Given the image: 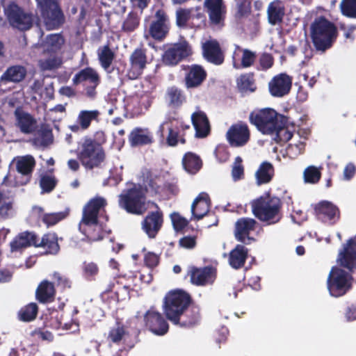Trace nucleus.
Returning a JSON list of instances; mask_svg holds the SVG:
<instances>
[{
  "mask_svg": "<svg viewBox=\"0 0 356 356\" xmlns=\"http://www.w3.org/2000/svg\"><path fill=\"white\" fill-rule=\"evenodd\" d=\"M183 165L184 169L189 173H196L201 168V161L195 154L186 153L183 158Z\"/></svg>",
  "mask_w": 356,
  "mask_h": 356,
  "instance_id": "79ce46f5",
  "label": "nucleus"
},
{
  "mask_svg": "<svg viewBox=\"0 0 356 356\" xmlns=\"http://www.w3.org/2000/svg\"><path fill=\"white\" fill-rule=\"evenodd\" d=\"M204 57L209 62L219 65L223 62V55L218 42L216 40L209 39L202 43Z\"/></svg>",
  "mask_w": 356,
  "mask_h": 356,
  "instance_id": "aec40b11",
  "label": "nucleus"
},
{
  "mask_svg": "<svg viewBox=\"0 0 356 356\" xmlns=\"http://www.w3.org/2000/svg\"><path fill=\"white\" fill-rule=\"evenodd\" d=\"M273 64V57L269 54H263L260 58V65L264 70L269 69Z\"/></svg>",
  "mask_w": 356,
  "mask_h": 356,
  "instance_id": "774afa93",
  "label": "nucleus"
},
{
  "mask_svg": "<svg viewBox=\"0 0 356 356\" xmlns=\"http://www.w3.org/2000/svg\"><path fill=\"white\" fill-rule=\"evenodd\" d=\"M285 13V8L280 0H275L269 3L267 8L268 20L272 25L282 22Z\"/></svg>",
  "mask_w": 356,
  "mask_h": 356,
  "instance_id": "2f4dec72",
  "label": "nucleus"
},
{
  "mask_svg": "<svg viewBox=\"0 0 356 356\" xmlns=\"http://www.w3.org/2000/svg\"><path fill=\"white\" fill-rule=\"evenodd\" d=\"M12 164L16 170L24 176V180L20 184H25L29 181L31 173L35 165V161L31 155L19 156L13 159Z\"/></svg>",
  "mask_w": 356,
  "mask_h": 356,
  "instance_id": "dca6fc26",
  "label": "nucleus"
},
{
  "mask_svg": "<svg viewBox=\"0 0 356 356\" xmlns=\"http://www.w3.org/2000/svg\"><path fill=\"white\" fill-rule=\"evenodd\" d=\"M173 47L169 48L163 56V62L168 65H173L177 64L179 61V57L177 56L175 52Z\"/></svg>",
  "mask_w": 356,
  "mask_h": 356,
  "instance_id": "4d7b16f0",
  "label": "nucleus"
},
{
  "mask_svg": "<svg viewBox=\"0 0 356 356\" xmlns=\"http://www.w3.org/2000/svg\"><path fill=\"white\" fill-rule=\"evenodd\" d=\"M293 78L286 73L279 74L268 83L270 95L276 97H282L287 95L292 86Z\"/></svg>",
  "mask_w": 356,
  "mask_h": 356,
  "instance_id": "9b49d317",
  "label": "nucleus"
},
{
  "mask_svg": "<svg viewBox=\"0 0 356 356\" xmlns=\"http://www.w3.org/2000/svg\"><path fill=\"white\" fill-rule=\"evenodd\" d=\"M145 264L150 267H154L156 266L159 263V257L157 254L153 253V252H147L145 255Z\"/></svg>",
  "mask_w": 356,
  "mask_h": 356,
  "instance_id": "69168bd1",
  "label": "nucleus"
},
{
  "mask_svg": "<svg viewBox=\"0 0 356 356\" xmlns=\"http://www.w3.org/2000/svg\"><path fill=\"white\" fill-rule=\"evenodd\" d=\"M11 209L10 201L0 193V220L6 218Z\"/></svg>",
  "mask_w": 356,
  "mask_h": 356,
  "instance_id": "052dcab7",
  "label": "nucleus"
},
{
  "mask_svg": "<svg viewBox=\"0 0 356 356\" xmlns=\"http://www.w3.org/2000/svg\"><path fill=\"white\" fill-rule=\"evenodd\" d=\"M5 14L11 26L19 30L29 29L33 22V16L11 3L5 8Z\"/></svg>",
  "mask_w": 356,
  "mask_h": 356,
  "instance_id": "9d476101",
  "label": "nucleus"
},
{
  "mask_svg": "<svg viewBox=\"0 0 356 356\" xmlns=\"http://www.w3.org/2000/svg\"><path fill=\"white\" fill-rule=\"evenodd\" d=\"M98 57L102 67L107 70L114 59V53L108 46H104L98 49Z\"/></svg>",
  "mask_w": 356,
  "mask_h": 356,
  "instance_id": "a18cd8bd",
  "label": "nucleus"
},
{
  "mask_svg": "<svg viewBox=\"0 0 356 356\" xmlns=\"http://www.w3.org/2000/svg\"><path fill=\"white\" fill-rule=\"evenodd\" d=\"M126 332L122 326L117 325L111 329L108 339L113 343H119L124 337Z\"/></svg>",
  "mask_w": 356,
  "mask_h": 356,
  "instance_id": "864d4df0",
  "label": "nucleus"
},
{
  "mask_svg": "<svg viewBox=\"0 0 356 356\" xmlns=\"http://www.w3.org/2000/svg\"><path fill=\"white\" fill-rule=\"evenodd\" d=\"M16 124L17 127L24 134L33 131L36 127L35 120L28 113L20 109H16L15 112Z\"/></svg>",
  "mask_w": 356,
  "mask_h": 356,
  "instance_id": "c85d7f7f",
  "label": "nucleus"
},
{
  "mask_svg": "<svg viewBox=\"0 0 356 356\" xmlns=\"http://www.w3.org/2000/svg\"><path fill=\"white\" fill-rule=\"evenodd\" d=\"M180 60L192 54V48L186 41H182L172 46Z\"/></svg>",
  "mask_w": 356,
  "mask_h": 356,
  "instance_id": "09e8293b",
  "label": "nucleus"
},
{
  "mask_svg": "<svg viewBox=\"0 0 356 356\" xmlns=\"http://www.w3.org/2000/svg\"><path fill=\"white\" fill-rule=\"evenodd\" d=\"M337 262L350 270L356 268V237L348 240L343 246L339 252Z\"/></svg>",
  "mask_w": 356,
  "mask_h": 356,
  "instance_id": "2eb2a0df",
  "label": "nucleus"
},
{
  "mask_svg": "<svg viewBox=\"0 0 356 356\" xmlns=\"http://www.w3.org/2000/svg\"><path fill=\"white\" fill-rule=\"evenodd\" d=\"M38 314V306L35 303H30L22 307L18 316L21 321L29 322L34 320Z\"/></svg>",
  "mask_w": 356,
  "mask_h": 356,
  "instance_id": "c03bdc74",
  "label": "nucleus"
},
{
  "mask_svg": "<svg viewBox=\"0 0 356 356\" xmlns=\"http://www.w3.org/2000/svg\"><path fill=\"white\" fill-rule=\"evenodd\" d=\"M282 203L276 197L261 196L251 202L253 214L260 220L268 224L277 222L281 218Z\"/></svg>",
  "mask_w": 356,
  "mask_h": 356,
  "instance_id": "7ed1b4c3",
  "label": "nucleus"
},
{
  "mask_svg": "<svg viewBox=\"0 0 356 356\" xmlns=\"http://www.w3.org/2000/svg\"><path fill=\"white\" fill-rule=\"evenodd\" d=\"M145 319L147 325L153 333L163 335L168 332V325L159 312L149 311L145 316Z\"/></svg>",
  "mask_w": 356,
  "mask_h": 356,
  "instance_id": "412c9836",
  "label": "nucleus"
},
{
  "mask_svg": "<svg viewBox=\"0 0 356 356\" xmlns=\"http://www.w3.org/2000/svg\"><path fill=\"white\" fill-rule=\"evenodd\" d=\"M146 56L141 49L135 50L130 56L131 67L128 76L131 79H135L141 74L146 65Z\"/></svg>",
  "mask_w": 356,
  "mask_h": 356,
  "instance_id": "4be33fe9",
  "label": "nucleus"
},
{
  "mask_svg": "<svg viewBox=\"0 0 356 356\" xmlns=\"http://www.w3.org/2000/svg\"><path fill=\"white\" fill-rule=\"evenodd\" d=\"M353 277L345 270L333 267L327 278V289L332 296L339 297L346 294L352 287Z\"/></svg>",
  "mask_w": 356,
  "mask_h": 356,
  "instance_id": "0eeeda50",
  "label": "nucleus"
},
{
  "mask_svg": "<svg viewBox=\"0 0 356 356\" xmlns=\"http://www.w3.org/2000/svg\"><path fill=\"white\" fill-rule=\"evenodd\" d=\"M315 211L319 218L324 220H332L338 219L339 211L337 207L327 201H322L315 207Z\"/></svg>",
  "mask_w": 356,
  "mask_h": 356,
  "instance_id": "c756f323",
  "label": "nucleus"
},
{
  "mask_svg": "<svg viewBox=\"0 0 356 356\" xmlns=\"http://www.w3.org/2000/svg\"><path fill=\"white\" fill-rule=\"evenodd\" d=\"M55 295L54 284L47 280L42 281L37 288L36 298L40 302L51 301Z\"/></svg>",
  "mask_w": 356,
  "mask_h": 356,
  "instance_id": "c9c22d12",
  "label": "nucleus"
},
{
  "mask_svg": "<svg viewBox=\"0 0 356 356\" xmlns=\"http://www.w3.org/2000/svg\"><path fill=\"white\" fill-rule=\"evenodd\" d=\"M337 36L335 25L324 17L316 19L311 25V38L318 51L324 52L330 49Z\"/></svg>",
  "mask_w": 356,
  "mask_h": 356,
  "instance_id": "f03ea898",
  "label": "nucleus"
},
{
  "mask_svg": "<svg viewBox=\"0 0 356 356\" xmlns=\"http://www.w3.org/2000/svg\"><path fill=\"white\" fill-rule=\"evenodd\" d=\"M52 134L49 131H44L38 134L34 139V143L38 146H47L52 142Z\"/></svg>",
  "mask_w": 356,
  "mask_h": 356,
  "instance_id": "5fc2aeb1",
  "label": "nucleus"
},
{
  "mask_svg": "<svg viewBox=\"0 0 356 356\" xmlns=\"http://www.w3.org/2000/svg\"><path fill=\"white\" fill-rule=\"evenodd\" d=\"M206 72L199 65H192L190 67L188 73L186 75L185 81L187 88L198 87L205 79Z\"/></svg>",
  "mask_w": 356,
  "mask_h": 356,
  "instance_id": "7c9ffc66",
  "label": "nucleus"
},
{
  "mask_svg": "<svg viewBox=\"0 0 356 356\" xmlns=\"http://www.w3.org/2000/svg\"><path fill=\"white\" fill-rule=\"evenodd\" d=\"M45 26L48 29H54L63 21V15L58 5V0H36Z\"/></svg>",
  "mask_w": 356,
  "mask_h": 356,
  "instance_id": "1a4fd4ad",
  "label": "nucleus"
},
{
  "mask_svg": "<svg viewBox=\"0 0 356 356\" xmlns=\"http://www.w3.org/2000/svg\"><path fill=\"white\" fill-rule=\"evenodd\" d=\"M216 277V270L211 267L204 268H192L191 270V282L196 285H204L212 282Z\"/></svg>",
  "mask_w": 356,
  "mask_h": 356,
  "instance_id": "393cba45",
  "label": "nucleus"
},
{
  "mask_svg": "<svg viewBox=\"0 0 356 356\" xmlns=\"http://www.w3.org/2000/svg\"><path fill=\"white\" fill-rule=\"evenodd\" d=\"M63 60L57 54H50L49 57L39 60V66L43 71L54 70L61 66Z\"/></svg>",
  "mask_w": 356,
  "mask_h": 356,
  "instance_id": "37998d69",
  "label": "nucleus"
},
{
  "mask_svg": "<svg viewBox=\"0 0 356 356\" xmlns=\"http://www.w3.org/2000/svg\"><path fill=\"white\" fill-rule=\"evenodd\" d=\"M68 215L67 211L56 213H44L40 217L42 220L47 225L52 226L65 218Z\"/></svg>",
  "mask_w": 356,
  "mask_h": 356,
  "instance_id": "49530a36",
  "label": "nucleus"
},
{
  "mask_svg": "<svg viewBox=\"0 0 356 356\" xmlns=\"http://www.w3.org/2000/svg\"><path fill=\"white\" fill-rule=\"evenodd\" d=\"M170 218L173 225V227L175 230L179 231L181 230L183 228H184L187 224L188 221L186 218L181 216L177 213H174L171 214Z\"/></svg>",
  "mask_w": 356,
  "mask_h": 356,
  "instance_id": "bf43d9fd",
  "label": "nucleus"
},
{
  "mask_svg": "<svg viewBox=\"0 0 356 356\" xmlns=\"http://www.w3.org/2000/svg\"><path fill=\"white\" fill-rule=\"evenodd\" d=\"M341 9L343 15L356 17V0H343Z\"/></svg>",
  "mask_w": 356,
  "mask_h": 356,
  "instance_id": "3c124183",
  "label": "nucleus"
},
{
  "mask_svg": "<svg viewBox=\"0 0 356 356\" xmlns=\"http://www.w3.org/2000/svg\"><path fill=\"white\" fill-rule=\"evenodd\" d=\"M174 120H167L164 121L159 127V132L163 136L164 130H168V135L166 138V141L168 145L175 146L179 141L181 143H185V140L183 138H179L178 132L174 129Z\"/></svg>",
  "mask_w": 356,
  "mask_h": 356,
  "instance_id": "f704fd0d",
  "label": "nucleus"
},
{
  "mask_svg": "<svg viewBox=\"0 0 356 356\" xmlns=\"http://www.w3.org/2000/svg\"><path fill=\"white\" fill-rule=\"evenodd\" d=\"M64 44L63 38L58 34L47 36L44 41L38 44V47L44 54H56Z\"/></svg>",
  "mask_w": 356,
  "mask_h": 356,
  "instance_id": "cd10ccee",
  "label": "nucleus"
},
{
  "mask_svg": "<svg viewBox=\"0 0 356 356\" xmlns=\"http://www.w3.org/2000/svg\"><path fill=\"white\" fill-rule=\"evenodd\" d=\"M26 70L21 66H13L8 68L1 76V81L19 82L24 79Z\"/></svg>",
  "mask_w": 356,
  "mask_h": 356,
  "instance_id": "ea45409f",
  "label": "nucleus"
},
{
  "mask_svg": "<svg viewBox=\"0 0 356 356\" xmlns=\"http://www.w3.org/2000/svg\"><path fill=\"white\" fill-rule=\"evenodd\" d=\"M226 137L233 147L243 146L250 138V132L245 124L239 122L232 125L227 131Z\"/></svg>",
  "mask_w": 356,
  "mask_h": 356,
  "instance_id": "ddd939ff",
  "label": "nucleus"
},
{
  "mask_svg": "<svg viewBox=\"0 0 356 356\" xmlns=\"http://www.w3.org/2000/svg\"><path fill=\"white\" fill-rule=\"evenodd\" d=\"M256 59L254 52L237 47L233 56V65L236 69L251 66Z\"/></svg>",
  "mask_w": 356,
  "mask_h": 356,
  "instance_id": "a878e982",
  "label": "nucleus"
},
{
  "mask_svg": "<svg viewBox=\"0 0 356 356\" xmlns=\"http://www.w3.org/2000/svg\"><path fill=\"white\" fill-rule=\"evenodd\" d=\"M106 204L102 197H95L91 200L85 207L82 220L79 223L80 231L90 241H96L102 239L105 230L98 220L99 210Z\"/></svg>",
  "mask_w": 356,
  "mask_h": 356,
  "instance_id": "f257e3e1",
  "label": "nucleus"
},
{
  "mask_svg": "<svg viewBox=\"0 0 356 356\" xmlns=\"http://www.w3.org/2000/svg\"><path fill=\"white\" fill-rule=\"evenodd\" d=\"M192 123L196 131V136L200 138L206 137L210 131L208 118L204 112L197 110L191 115Z\"/></svg>",
  "mask_w": 356,
  "mask_h": 356,
  "instance_id": "bb28decb",
  "label": "nucleus"
},
{
  "mask_svg": "<svg viewBox=\"0 0 356 356\" xmlns=\"http://www.w3.org/2000/svg\"><path fill=\"white\" fill-rule=\"evenodd\" d=\"M257 225V221L252 218H241L238 219L235 223V238L244 243H249L254 241V238L250 236V234L255 229Z\"/></svg>",
  "mask_w": 356,
  "mask_h": 356,
  "instance_id": "4468645a",
  "label": "nucleus"
},
{
  "mask_svg": "<svg viewBox=\"0 0 356 356\" xmlns=\"http://www.w3.org/2000/svg\"><path fill=\"white\" fill-rule=\"evenodd\" d=\"M129 141L132 147L150 145L154 141L152 134L147 129L135 128L129 136Z\"/></svg>",
  "mask_w": 356,
  "mask_h": 356,
  "instance_id": "5701e85b",
  "label": "nucleus"
},
{
  "mask_svg": "<svg viewBox=\"0 0 356 356\" xmlns=\"http://www.w3.org/2000/svg\"><path fill=\"white\" fill-rule=\"evenodd\" d=\"M119 204L129 213L137 215L143 213L148 208L157 207L153 202H148L145 207V191L136 185L124 190L119 195Z\"/></svg>",
  "mask_w": 356,
  "mask_h": 356,
  "instance_id": "20e7f679",
  "label": "nucleus"
},
{
  "mask_svg": "<svg viewBox=\"0 0 356 356\" xmlns=\"http://www.w3.org/2000/svg\"><path fill=\"white\" fill-rule=\"evenodd\" d=\"M191 16V10L179 8L176 12V23L179 27L185 26Z\"/></svg>",
  "mask_w": 356,
  "mask_h": 356,
  "instance_id": "6e6d98bb",
  "label": "nucleus"
},
{
  "mask_svg": "<svg viewBox=\"0 0 356 356\" xmlns=\"http://www.w3.org/2000/svg\"><path fill=\"white\" fill-rule=\"evenodd\" d=\"M163 223L162 213L152 211L142 222V229L149 238H154L161 229Z\"/></svg>",
  "mask_w": 356,
  "mask_h": 356,
  "instance_id": "6ab92c4d",
  "label": "nucleus"
},
{
  "mask_svg": "<svg viewBox=\"0 0 356 356\" xmlns=\"http://www.w3.org/2000/svg\"><path fill=\"white\" fill-rule=\"evenodd\" d=\"M56 180L51 175H44L40 179V186L44 192L51 191L56 186Z\"/></svg>",
  "mask_w": 356,
  "mask_h": 356,
  "instance_id": "13d9d810",
  "label": "nucleus"
},
{
  "mask_svg": "<svg viewBox=\"0 0 356 356\" xmlns=\"http://www.w3.org/2000/svg\"><path fill=\"white\" fill-rule=\"evenodd\" d=\"M32 245H38L35 234L31 232H23L10 243V249L12 252H17Z\"/></svg>",
  "mask_w": 356,
  "mask_h": 356,
  "instance_id": "473e14b6",
  "label": "nucleus"
},
{
  "mask_svg": "<svg viewBox=\"0 0 356 356\" xmlns=\"http://www.w3.org/2000/svg\"><path fill=\"white\" fill-rule=\"evenodd\" d=\"M72 81L74 84H78L83 81H88L91 83L92 87L87 89V94L90 97H92L95 95V88L99 83V76L94 69L86 67L77 73Z\"/></svg>",
  "mask_w": 356,
  "mask_h": 356,
  "instance_id": "a211bd4d",
  "label": "nucleus"
},
{
  "mask_svg": "<svg viewBox=\"0 0 356 356\" xmlns=\"http://www.w3.org/2000/svg\"><path fill=\"white\" fill-rule=\"evenodd\" d=\"M99 272L97 265L94 262H85L83 264V273L87 277L96 275Z\"/></svg>",
  "mask_w": 356,
  "mask_h": 356,
  "instance_id": "0e129e2a",
  "label": "nucleus"
},
{
  "mask_svg": "<svg viewBox=\"0 0 356 356\" xmlns=\"http://www.w3.org/2000/svg\"><path fill=\"white\" fill-rule=\"evenodd\" d=\"M204 7L209 14L211 22L221 24L225 18L226 7L222 0H204Z\"/></svg>",
  "mask_w": 356,
  "mask_h": 356,
  "instance_id": "f3484780",
  "label": "nucleus"
},
{
  "mask_svg": "<svg viewBox=\"0 0 356 356\" xmlns=\"http://www.w3.org/2000/svg\"><path fill=\"white\" fill-rule=\"evenodd\" d=\"M274 131L276 138L280 141H288L292 137V133L284 127V121H281Z\"/></svg>",
  "mask_w": 356,
  "mask_h": 356,
  "instance_id": "603ef678",
  "label": "nucleus"
},
{
  "mask_svg": "<svg viewBox=\"0 0 356 356\" xmlns=\"http://www.w3.org/2000/svg\"><path fill=\"white\" fill-rule=\"evenodd\" d=\"M250 77H252L250 74L241 75L237 80L238 86L243 89H247L251 85Z\"/></svg>",
  "mask_w": 356,
  "mask_h": 356,
  "instance_id": "338daca9",
  "label": "nucleus"
},
{
  "mask_svg": "<svg viewBox=\"0 0 356 356\" xmlns=\"http://www.w3.org/2000/svg\"><path fill=\"white\" fill-rule=\"evenodd\" d=\"M321 170L314 165L307 167L303 172L305 182L309 184L317 183L321 178Z\"/></svg>",
  "mask_w": 356,
  "mask_h": 356,
  "instance_id": "de8ad7c7",
  "label": "nucleus"
},
{
  "mask_svg": "<svg viewBox=\"0 0 356 356\" xmlns=\"http://www.w3.org/2000/svg\"><path fill=\"white\" fill-rule=\"evenodd\" d=\"M248 250L242 245H237L229 254V264L235 268H241L247 259Z\"/></svg>",
  "mask_w": 356,
  "mask_h": 356,
  "instance_id": "72a5a7b5",
  "label": "nucleus"
},
{
  "mask_svg": "<svg viewBox=\"0 0 356 356\" xmlns=\"http://www.w3.org/2000/svg\"><path fill=\"white\" fill-rule=\"evenodd\" d=\"M138 25V19L136 15L130 14L123 24V29L127 31L134 30Z\"/></svg>",
  "mask_w": 356,
  "mask_h": 356,
  "instance_id": "e2e57ef3",
  "label": "nucleus"
},
{
  "mask_svg": "<svg viewBox=\"0 0 356 356\" xmlns=\"http://www.w3.org/2000/svg\"><path fill=\"white\" fill-rule=\"evenodd\" d=\"M100 112L98 110H82L77 117V122L82 129H87L92 121L99 122Z\"/></svg>",
  "mask_w": 356,
  "mask_h": 356,
  "instance_id": "4c0bfd02",
  "label": "nucleus"
},
{
  "mask_svg": "<svg viewBox=\"0 0 356 356\" xmlns=\"http://www.w3.org/2000/svg\"><path fill=\"white\" fill-rule=\"evenodd\" d=\"M274 175V169L271 163L263 162L255 172L257 184L260 186L270 181Z\"/></svg>",
  "mask_w": 356,
  "mask_h": 356,
  "instance_id": "e433bc0d",
  "label": "nucleus"
},
{
  "mask_svg": "<svg viewBox=\"0 0 356 356\" xmlns=\"http://www.w3.org/2000/svg\"><path fill=\"white\" fill-rule=\"evenodd\" d=\"M210 208V200L206 193H201L195 198L191 206L193 216L196 220L202 219L206 216Z\"/></svg>",
  "mask_w": 356,
  "mask_h": 356,
  "instance_id": "b1692460",
  "label": "nucleus"
},
{
  "mask_svg": "<svg viewBox=\"0 0 356 356\" xmlns=\"http://www.w3.org/2000/svg\"><path fill=\"white\" fill-rule=\"evenodd\" d=\"M38 244L37 246L43 247L47 250V252L49 254H56L60 249L55 234H47L44 235L40 241L38 240Z\"/></svg>",
  "mask_w": 356,
  "mask_h": 356,
  "instance_id": "a19ab883",
  "label": "nucleus"
},
{
  "mask_svg": "<svg viewBox=\"0 0 356 356\" xmlns=\"http://www.w3.org/2000/svg\"><path fill=\"white\" fill-rule=\"evenodd\" d=\"M190 302L189 296L181 290L170 291L165 297L164 313L171 322L178 324L179 317L183 314Z\"/></svg>",
  "mask_w": 356,
  "mask_h": 356,
  "instance_id": "423d86ee",
  "label": "nucleus"
},
{
  "mask_svg": "<svg viewBox=\"0 0 356 356\" xmlns=\"http://www.w3.org/2000/svg\"><path fill=\"white\" fill-rule=\"evenodd\" d=\"M165 99L168 104L174 108L181 106L186 101V97L183 92L175 87L168 89Z\"/></svg>",
  "mask_w": 356,
  "mask_h": 356,
  "instance_id": "58836bf2",
  "label": "nucleus"
},
{
  "mask_svg": "<svg viewBox=\"0 0 356 356\" xmlns=\"http://www.w3.org/2000/svg\"><path fill=\"white\" fill-rule=\"evenodd\" d=\"M78 157L84 168L91 170L100 166L106 155L99 143L90 138H85L79 143Z\"/></svg>",
  "mask_w": 356,
  "mask_h": 356,
  "instance_id": "39448f33",
  "label": "nucleus"
},
{
  "mask_svg": "<svg viewBox=\"0 0 356 356\" xmlns=\"http://www.w3.org/2000/svg\"><path fill=\"white\" fill-rule=\"evenodd\" d=\"M169 31V19L163 10H158L152 21L149 33L155 40H161L167 35Z\"/></svg>",
  "mask_w": 356,
  "mask_h": 356,
  "instance_id": "f8f14e48",
  "label": "nucleus"
},
{
  "mask_svg": "<svg viewBox=\"0 0 356 356\" xmlns=\"http://www.w3.org/2000/svg\"><path fill=\"white\" fill-rule=\"evenodd\" d=\"M251 123L265 134H274V131L284 118L278 115L273 109H264L250 116Z\"/></svg>",
  "mask_w": 356,
  "mask_h": 356,
  "instance_id": "6e6552de",
  "label": "nucleus"
},
{
  "mask_svg": "<svg viewBox=\"0 0 356 356\" xmlns=\"http://www.w3.org/2000/svg\"><path fill=\"white\" fill-rule=\"evenodd\" d=\"M304 149V144L300 142L298 144H289L286 147V154L290 158H295L300 154Z\"/></svg>",
  "mask_w": 356,
  "mask_h": 356,
  "instance_id": "680f3d73",
  "label": "nucleus"
},
{
  "mask_svg": "<svg viewBox=\"0 0 356 356\" xmlns=\"http://www.w3.org/2000/svg\"><path fill=\"white\" fill-rule=\"evenodd\" d=\"M243 177L244 168L242 165V159L240 156H237L232 165V177L234 181H237L242 179Z\"/></svg>",
  "mask_w": 356,
  "mask_h": 356,
  "instance_id": "8fccbe9b",
  "label": "nucleus"
}]
</instances>
